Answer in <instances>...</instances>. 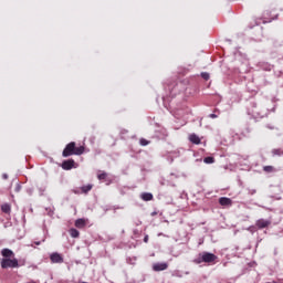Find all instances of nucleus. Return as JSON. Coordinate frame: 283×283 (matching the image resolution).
Returning a JSON list of instances; mask_svg holds the SVG:
<instances>
[{"label": "nucleus", "mask_w": 283, "mask_h": 283, "mask_svg": "<svg viewBox=\"0 0 283 283\" xmlns=\"http://www.w3.org/2000/svg\"><path fill=\"white\" fill-rule=\"evenodd\" d=\"M85 154V146L76 147L75 142L69 143L62 151L63 158H70V156H83Z\"/></svg>", "instance_id": "1"}, {"label": "nucleus", "mask_w": 283, "mask_h": 283, "mask_svg": "<svg viewBox=\"0 0 283 283\" xmlns=\"http://www.w3.org/2000/svg\"><path fill=\"white\" fill-rule=\"evenodd\" d=\"M218 260V256L211 252H202L199 254V258L195 260L196 264H213Z\"/></svg>", "instance_id": "2"}, {"label": "nucleus", "mask_w": 283, "mask_h": 283, "mask_svg": "<svg viewBox=\"0 0 283 283\" xmlns=\"http://www.w3.org/2000/svg\"><path fill=\"white\" fill-rule=\"evenodd\" d=\"M1 269H19V260L17 258L1 259Z\"/></svg>", "instance_id": "3"}, {"label": "nucleus", "mask_w": 283, "mask_h": 283, "mask_svg": "<svg viewBox=\"0 0 283 283\" xmlns=\"http://www.w3.org/2000/svg\"><path fill=\"white\" fill-rule=\"evenodd\" d=\"M61 167L64 171H70L71 169H76L77 165L74 159H66L62 163Z\"/></svg>", "instance_id": "4"}, {"label": "nucleus", "mask_w": 283, "mask_h": 283, "mask_svg": "<svg viewBox=\"0 0 283 283\" xmlns=\"http://www.w3.org/2000/svg\"><path fill=\"white\" fill-rule=\"evenodd\" d=\"M256 229H268V227H271V220L266 219H259L255 222Z\"/></svg>", "instance_id": "5"}, {"label": "nucleus", "mask_w": 283, "mask_h": 283, "mask_svg": "<svg viewBox=\"0 0 283 283\" xmlns=\"http://www.w3.org/2000/svg\"><path fill=\"white\" fill-rule=\"evenodd\" d=\"M50 260L53 264H63V256L57 252L52 253Z\"/></svg>", "instance_id": "6"}, {"label": "nucleus", "mask_w": 283, "mask_h": 283, "mask_svg": "<svg viewBox=\"0 0 283 283\" xmlns=\"http://www.w3.org/2000/svg\"><path fill=\"white\" fill-rule=\"evenodd\" d=\"M169 269V264L167 263H155L153 265V271L159 272V271H167Z\"/></svg>", "instance_id": "7"}, {"label": "nucleus", "mask_w": 283, "mask_h": 283, "mask_svg": "<svg viewBox=\"0 0 283 283\" xmlns=\"http://www.w3.org/2000/svg\"><path fill=\"white\" fill-rule=\"evenodd\" d=\"M219 205H221V207H231V205H233V201L230 198L221 197L219 199Z\"/></svg>", "instance_id": "8"}, {"label": "nucleus", "mask_w": 283, "mask_h": 283, "mask_svg": "<svg viewBox=\"0 0 283 283\" xmlns=\"http://www.w3.org/2000/svg\"><path fill=\"white\" fill-rule=\"evenodd\" d=\"M1 255L4 256L3 259L14 258V252L8 248L1 250Z\"/></svg>", "instance_id": "9"}, {"label": "nucleus", "mask_w": 283, "mask_h": 283, "mask_svg": "<svg viewBox=\"0 0 283 283\" xmlns=\"http://www.w3.org/2000/svg\"><path fill=\"white\" fill-rule=\"evenodd\" d=\"M142 200H144V202H149L151 200H154V195L150 192H144L140 195Z\"/></svg>", "instance_id": "10"}, {"label": "nucleus", "mask_w": 283, "mask_h": 283, "mask_svg": "<svg viewBox=\"0 0 283 283\" xmlns=\"http://www.w3.org/2000/svg\"><path fill=\"white\" fill-rule=\"evenodd\" d=\"M1 211L2 213H7L8 216H10V213H12V206H10V203H3L1 206Z\"/></svg>", "instance_id": "11"}, {"label": "nucleus", "mask_w": 283, "mask_h": 283, "mask_svg": "<svg viewBox=\"0 0 283 283\" xmlns=\"http://www.w3.org/2000/svg\"><path fill=\"white\" fill-rule=\"evenodd\" d=\"M189 140H190V143H192L193 145H200V143H201L200 137H199L198 135H196V134L189 135Z\"/></svg>", "instance_id": "12"}, {"label": "nucleus", "mask_w": 283, "mask_h": 283, "mask_svg": "<svg viewBox=\"0 0 283 283\" xmlns=\"http://www.w3.org/2000/svg\"><path fill=\"white\" fill-rule=\"evenodd\" d=\"M87 222L85 221V219H77L75 221V227L76 229H85Z\"/></svg>", "instance_id": "13"}, {"label": "nucleus", "mask_w": 283, "mask_h": 283, "mask_svg": "<svg viewBox=\"0 0 283 283\" xmlns=\"http://www.w3.org/2000/svg\"><path fill=\"white\" fill-rule=\"evenodd\" d=\"M69 233H70L71 238H78V235H81V232H78V230H76L74 228L70 229Z\"/></svg>", "instance_id": "14"}, {"label": "nucleus", "mask_w": 283, "mask_h": 283, "mask_svg": "<svg viewBox=\"0 0 283 283\" xmlns=\"http://www.w3.org/2000/svg\"><path fill=\"white\" fill-rule=\"evenodd\" d=\"M263 171H265V174H273V171H275V167H273V166H264L263 167Z\"/></svg>", "instance_id": "15"}, {"label": "nucleus", "mask_w": 283, "mask_h": 283, "mask_svg": "<svg viewBox=\"0 0 283 283\" xmlns=\"http://www.w3.org/2000/svg\"><path fill=\"white\" fill-rule=\"evenodd\" d=\"M98 180H107V172L105 171H99L97 175Z\"/></svg>", "instance_id": "16"}, {"label": "nucleus", "mask_w": 283, "mask_h": 283, "mask_svg": "<svg viewBox=\"0 0 283 283\" xmlns=\"http://www.w3.org/2000/svg\"><path fill=\"white\" fill-rule=\"evenodd\" d=\"M273 156H283L282 148H275L272 150Z\"/></svg>", "instance_id": "17"}, {"label": "nucleus", "mask_w": 283, "mask_h": 283, "mask_svg": "<svg viewBox=\"0 0 283 283\" xmlns=\"http://www.w3.org/2000/svg\"><path fill=\"white\" fill-rule=\"evenodd\" d=\"M88 191H92V185H87V186L82 187V192L83 193H88Z\"/></svg>", "instance_id": "18"}, {"label": "nucleus", "mask_w": 283, "mask_h": 283, "mask_svg": "<svg viewBox=\"0 0 283 283\" xmlns=\"http://www.w3.org/2000/svg\"><path fill=\"white\" fill-rule=\"evenodd\" d=\"M139 144L142 145V147H147V145H149V140L145 139V138H142L139 140Z\"/></svg>", "instance_id": "19"}, {"label": "nucleus", "mask_w": 283, "mask_h": 283, "mask_svg": "<svg viewBox=\"0 0 283 283\" xmlns=\"http://www.w3.org/2000/svg\"><path fill=\"white\" fill-rule=\"evenodd\" d=\"M203 163H206V165H211V164H213V157H206V158L203 159Z\"/></svg>", "instance_id": "20"}, {"label": "nucleus", "mask_w": 283, "mask_h": 283, "mask_svg": "<svg viewBox=\"0 0 283 283\" xmlns=\"http://www.w3.org/2000/svg\"><path fill=\"white\" fill-rule=\"evenodd\" d=\"M201 77H202L205 81H209V78H210L209 73H207V72L201 73Z\"/></svg>", "instance_id": "21"}, {"label": "nucleus", "mask_w": 283, "mask_h": 283, "mask_svg": "<svg viewBox=\"0 0 283 283\" xmlns=\"http://www.w3.org/2000/svg\"><path fill=\"white\" fill-rule=\"evenodd\" d=\"M144 242H145L146 244H147V242H149V235L146 234V235L144 237Z\"/></svg>", "instance_id": "22"}, {"label": "nucleus", "mask_w": 283, "mask_h": 283, "mask_svg": "<svg viewBox=\"0 0 283 283\" xmlns=\"http://www.w3.org/2000/svg\"><path fill=\"white\" fill-rule=\"evenodd\" d=\"M15 191H21V185H17Z\"/></svg>", "instance_id": "23"}, {"label": "nucleus", "mask_w": 283, "mask_h": 283, "mask_svg": "<svg viewBox=\"0 0 283 283\" xmlns=\"http://www.w3.org/2000/svg\"><path fill=\"white\" fill-rule=\"evenodd\" d=\"M3 180H8V174L2 175Z\"/></svg>", "instance_id": "24"}, {"label": "nucleus", "mask_w": 283, "mask_h": 283, "mask_svg": "<svg viewBox=\"0 0 283 283\" xmlns=\"http://www.w3.org/2000/svg\"><path fill=\"white\" fill-rule=\"evenodd\" d=\"M210 118H218V115H216V114H210Z\"/></svg>", "instance_id": "25"}, {"label": "nucleus", "mask_w": 283, "mask_h": 283, "mask_svg": "<svg viewBox=\"0 0 283 283\" xmlns=\"http://www.w3.org/2000/svg\"><path fill=\"white\" fill-rule=\"evenodd\" d=\"M266 15H269V11H265V12H264V17H266Z\"/></svg>", "instance_id": "26"}, {"label": "nucleus", "mask_w": 283, "mask_h": 283, "mask_svg": "<svg viewBox=\"0 0 283 283\" xmlns=\"http://www.w3.org/2000/svg\"><path fill=\"white\" fill-rule=\"evenodd\" d=\"M274 19H277V15H274V17L271 18V20H274Z\"/></svg>", "instance_id": "27"}, {"label": "nucleus", "mask_w": 283, "mask_h": 283, "mask_svg": "<svg viewBox=\"0 0 283 283\" xmlns=\"http://www.w3.org/2000/svg\"><path fill=\"white\" fill-rule=\"evenodd\" d=\"M35 244L39 247V244H41V241L35 242Z\"/></svg>", "instance_id": "28"}, {"label": "nucleus", "mask_w": 283, "mask_h": 283, "mask_svg": "<svg viewBox=\"0 0 283 283\" xmlns=\"http://www.w3.org/2000/svg\"><path fill=\"white\" fill-rule=\"evenodd\" d=\"M153 216H156V212H154Z\"/></svg>", "instance_id": "29"}]
</instances>
